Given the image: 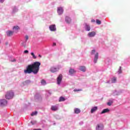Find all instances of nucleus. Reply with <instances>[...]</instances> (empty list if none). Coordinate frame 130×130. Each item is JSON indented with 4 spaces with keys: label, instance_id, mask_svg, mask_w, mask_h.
<instances>
[{
    "label": "nucleus",
    "instance_id": "35",
    "mask_svg": "<svg viewBox=\"0 0 130 130\" xmlns=\"http://www.w3.org/2000/svg\"><path fill=\"white\" fill-rule=\"evenodd\" d=\"M21 44H22L23 46H24V47H26V45H24V42H22L21 43Z\"/></svg>",
    "mask_w": 130,
    "mask_h": 130
},
{
    "label": "nucleus",
    "instance_id": "36",
    "mask_svg": "<svg viewBox=\"0 0 130 130\" xmlns=\"http://www.w3.org/2000/svg\"><path fill=\"white\" fill-rule=\"evenodd\" d=\"M56 46V43H53V46Z\"/></svg>",
    "mask_w": 130,
    "mask_h": 130
},
{
    "label": "nucleus",
    "instance_id": "13",
    "mask_svg": "<svg viewBox=\"0 0 130 130\" xmlns=\"http://www.w3.org/2000/svg\"><path fill=\"white\" fill-rule=\"evenodd\" d=\"M50 72L51 73H55V72H57V69L56 68L52 67L50 69Z\"/></svg>",
    "mask_w": 130,
    "mask_h": 130
},
{
    "label": "nucleus",
    "instance_id": "15",
    "mask_svg": "<svg viewBox=\"0 0 130 130\" xmlns=\"http://www.w3.org/2000/svg\"><path fill=\"white\" fill-rule=\"evenodd\" d=\"M74 112L76 114H79V113H80V112H81V110L79 108H75L74 109Z\"/></svg>",
    "mask_w": 130,
    "mask_h": 130
},
{
    "label": "nucleus",
    "instance_id": "23",
    "mask_svg": "<svg viewBox=\"0 0 130 130\" xmlns=\"http://www.w3.org/2000/svg\"><path fill=\"white\" fill-rule=\"evenodd\" d=\"M116 82V78L114 77L112 79V83H115Z\"/></svg>",
    "mask_w": 130,
    "mask_h": 130
},
{
    "label": "nucleus",
    "instance_id": "2",
    "mask_svg": "<svg viewBox=\"0 0 130 130\" xmlns=\"http://www.w3.org/2000/svg\"><path fill=\"white\" fill-rule=\"evenodd\" d=\"M13 97H14V92H13V91L10 90V91H7V92L5 95V98H6L7 99L10 100V99H12Z\"/></svg>",
    "mask_w": 130,
    "mask_h": 130
},
{
    "label": "nucleus",
    "instance_id": "33",
    "mask_svg": "<svg viewBox=\"0 0 130 130\" xmlns=\"http://www.w3.org/2000/svg\"><path fill=\"white\" fill-rule=\"evenodd\" d=\"M107 105H108L109 106H111V103L108 102V103H107Z\"/></svg>",
    "mask_w": 130,
    "mask_h": 130
},
{
    "label": "nucleus",
    "instance_id": "26",
    "mask_svg": "<svg viewBox=\"0 0 130 130\" xmlns=\"http://www.w3.org/2000/svg\"><path fill=\"white\" fill-rule=\"evenodd\" d=\"M13 29H15V30H19V29H20V27H19V26H14Z\"/></svg>",
    "mask_w": 130,
    "mask_h": 130
},
{
    "label": "nucleus",
    "instance_id": "11",
    "mask_svg": "<svg viewBox=\"0 0 130 130\" xmlns=\"http://www.w3.org/2000/svg\"><path fill=\"white\" fill-rule=\"evenodd\" d=\"M6 34L8 37H10L14 34V31L8 30L6 32Z\"/></svg>",
    "mask_w": 130,
    "mask_h": 130
},
{
    "label": "nucleus",
    "instance_id": "18",
    "mask_svg": "<svg viewBox=\"0 0 130 130\" xmlns=\"http://www.w3.org/2000/svg\"><path fill=\"white\" fill-rule=\"evenodd\" d=\"M107 112H109V110L108 109H105L102 111V112L101 113V114H103Z\"/></svg>",
    "mask_w": 130,
    "mask_h": 130
},
{
    "label": "nucleus",
    "instance_id": "8",
    "mask_svg": "<svg viewBox=\"0 0 130 130\" xmlns=\"http://www.w3.org/2000/svg\"><path fill=\"white\" fill-rule=\"evenodd\" d=\"M51 110L52 111H56L58 110V107H57V106H52L51 107Z\"/></svg>",
    "mask_w": 130,
    "mask_h": 130
},
{
    "label": "nucleus",
    "instance_id": "25",
    "mask_svg": "<svg viewBox=\"0 0 130 130\" xmlns=\"http://www.w3.org/2000/svg\"><path fill=\"white\" fill-rule=\"evenodd\" d=\"M118 73L119 74H121V73H122V71H121V67H119V70L118 71Z\"/></svg>",
    "mask_w": 130,
    "mask_h": 130
},
{
    "label": "nucleus",
    "instance_id": "5",
    "mask_svg": "<svg viewBox=\"0 0 130 130\" xmlns=\"http://www.w3.org/2000/svg\"><path fill=\"white\" fill-rule=\"evenodd\" d=\"M57 12L58 15H62L63 13V8H62V7H58Z\"/></svg>",
    "mask_w": 130,
    "mask_h": 130
},
{
    "label": "nucleus",
    "instance_id": "20",
    "mask_svg": "<svg viewBox=\"0 0 130 130\" xmlns=\"http://www.w3.org/2000/svg\"><path fill=\"white\" fill-rule=\"evenodd\" d=\"M85 29L86 30V31H90V26L86 24L85 25Z\"/></svg>",
    "mask_w": 130,
    "mask_h": 130
},
{
    "label": "nucleus",
    "instance_id": "16",
    "mask_svg": "<svg viewBox=\"0 0 130 130\" xmlns=\"http://www.w3.org/2000/svg\"><path fill=\"white\" fill-rule=\"evenodd\" d=\"M97 109H98V108L97 107H94L92 108L91 110V113H93L94 112H95V111L97 110Z\"/></svg>",
    "mask_w": 130,
    "mask_h": 130
},
{
    "label": "nucleus",
    "instance_id": "9",
    "mask_svg": "<svg viewBox=\"0 0 130 130\" xmlns=\"http://www.w3.org/2000/svg\"><path fill=\"white\" fill-rule=\"evenodd\" d=\"M49 29L51 31H55L56 30V28L55 27V25H50Z\"/></svg>",
    "mask_w": 130,
    "mask_h": 130
},
{
    "label": "nucleus",
    "instance_id": "28",
    "mask_svg": "<svg viewBox=\"0 0 130 130\" xmlns=\"http://www.w3.org/2000/svg\"><path fill=\"white\" fill-rule=\"evenodd\" d=\"M96 23L98 25H101V21L99 20H96Z\"/></svg>",
    "mask_w": 130,
    "mask_h": 130
},
{
    "label": "nucleus",
    "instance_id": "1",
    "mask_svg": "<svg viewBox=\"0 0 130 130\" xmlns=\"http://www.w3.org/2000/svg\"><path fill=\"white\" fill-rule=\"evenodd\" d=\"M41 64V63L40 62L36 61L31 64L28 65L26 69L24 71V74H31V73H33L35 74H38V72H39V67H40Z\"/></svg>",
    "mask_w": 130,
    "mask_h": 130
},
{
    "label": "nucleus",
    "instance_id": "27",
    "mask_svg": "<svg viewBox=\"0 0 130 130\" xmlns=\"http://www.w3.org/2000/svg\"><path fill=\"white\" fill-rule=\"evenodd\" d=\"M80 91H82V89H75L74 90V92H79Z\"/></svg>",
    "mask_w": 130,
    "mask_h": 130
},
{
    "label": "nucleus",
    "instance_id": "4",
    "mask_svg": "<svg viewBox=\"0 0 130 130\" xmlns=\"http://www.w3.org/2000/svg\"><path fill=\"white\" fill-rule=\"evenodd\" d=\"M62 80V75L59 74L57 78V84L58 85H60V83Z\"/></svg>",
    "mask_w": 130,
    "mask_h": 130
},
{
    "label": "nucleus",
    "instance_id": "40",
    "mask_svg": "<svg viewBox=\"0 0 130 130\" xmlns=\"http://www.w3.org/2000/svg\"><path fill=\"white\" fill-rule=\"evenodd\" d=\"M39 57H42V56H41V55H40V54L39 55Z\"/></svg>",
    "mask_w": 130,
    "mask_h": 130
},
{
    "label": "nucleus",
    "instance_id": "6",
    "mask_svg": "<svg viewBox=\"0 0 130 130\" xmlns=\"http://www.w3.org/2000/svg\"><path fill=\"white\" fill-rule=\"evenodd\" d=\"M7 102L6 100H0V105L1 106H5V105H7Z\"/></svg>",
    "mask_w": 130,
    "mask_h": 130
},
{
    "label": "nucleus",
    "instance_id": "22",
    "mask_svg": "<svg viewBox=\"0 0 130 130\" xmlns=\"http://www.w3.org/2000/svg\"><path fill=\"white\" fill-rule=\"evenodd\" d=\"M37 113H38V112L37 111L33 112L31 115V116H34V115H37Z\"/></svg>",
    "mask_w": 130,
    "mask_h": 130
},
{
    "label": "nucleus",
    "instance_id": "21",
    "mask_svg": "<svg viewBox=\"0 0 130 130\" xmlns=\"http://www.w3.org/2000/svg\"><path fill=\"white\" fill-rule=\"evenodd\" d=\"M41 84L44 85H46V81L45 80L43 79L41 81Z\"/></svg>",
    "mask_w": 130,
    "mask_h": 130
},
{
    "label": "nucleus",
    "instance_id": "32",
    "mask_svg": "<svg viewBox=\"0 0 130 130\" xmlns=\"http://www.w3.org/2000/svg\"><path fill=\"white\" fill-rule=\"evenodd\" d=\"M25 84H29V83H30V81L29 80H26L25 82Z\"/></svg>",
    "mask_w": 130,
    "mask_h": 130
},
{
    "label": "nucleus",
    "instance_id": "39",
    "mask_svg": "<svg viewBox=\"0 0 130 130\" xmlns=\"http://www.w3.org/2000/svg\"><path fill=\"white\" fill-rule=\"evenodd\" d=\"M34 130H42V129H40V128H38V129H34Z\"/></svg>",
    "mask_w": 130,
    "mask_h": 130
},
{
    "label": "nucleus",
    "instance_id": "14",
    "mask_svg": "<svg viewBox=\"0 0 130 130\" xmlns=\"http://www.w3.org/2000/svg\"><path fill=\"white\" fill-rule=\"evenodd\" d=\"M69 73L70 75H74V74L76 73V71H75L74 69H71L69 70Z\"/></svg>",
    "mask_w": 130,
    "mask_h": 130
},
{
    "label": "nucleus",
    "instance_id": "12",
    "mask_svg": "<svg viewBox=\"0 0 130 130\" xmlns=\"http://www.w3.org/2000/svg\"><path fill=\"white\" fill-rule=\"evenodd\" d=\"M65 21L68 23V24H70L72 22V19H71V18L67 16L65 18Z\"/></svg>",
    "mask_w": 130,
    "mask_h": 130
},
{
    "label": "nucleus",
    "instance_id": "38",
    "mask_svg": "<svg viewBox=\"0 0 130 130\" xmlns=\"http://www.w3.org/2000/svg\"><path fill=\"white\" fill-rule=\"evenodd\" d=\"M11 61L12 62L16 61V59H13L12 60H11Z\"/></svg>",
    "mask_w": 130,
    "mask_h": 130
},
{
    "label": "nucleus",
    "instance_id": "7",
    "mask_svg": "<svg viewBox=\"0 0 130 130\" xmlns=\"http://www.w3.org/2000/svg\"><path fill=\"white\" fill-rule=\"evenodd\" d=\"M99 57V53L97 52L94 55V59L93 60L94 63H97V60H98Z\"/></svg>",
    "mask_w": 130,
    "mask_h": 130
},
{
    "label": "nucleus",
    "instance_id": "30",
    "mask_svg": "<svg viewBox=\"0 0 130 130\" xmlns=\"http://www.w3.org/2000/svg\"><path fill=\"white\" fill-rule=\"evenodd\" d=\"M95 50H92V51H91V54H94V53H95Z\"/></svg>",
    "mask_w": 130,
    "mask_h": 130
},
{
    "label": "nucleus",
    "instance_id": "29",
    "mask_svg": "<svg viewBox=\"0 0 130 130\" xmlns=\"http://www.w3.org/2000/svg\"><path fill=\"white\" fill-rule=\"evenodd\" d=\"M30 122H31V124L34 125V124H36V123H37V121H31Z\"/></svg>",
    "mask_w": 130,
    "mask_h": 130
},
{
    "label": "nucleus",
    "instance_id": "19",
    "mask_svg": "<svg viewBox=\"0 0 130 130\" xmlns=\"http://www.w3.org/2000/svg\"><path fill=\"white\" fill-rule=\"evenodd\" d=\"M65 100H66V99H64V98L61 96L59 98V102H62L64 101Z\"/></svg>",
    "mask_w": 130,
    "mask_h": 130
},
{
    "label": "nucleus",
    "instance_id": "3",
    "mask_svg": "<svg viewBox=\"0 0 130 130\" xmlns=\"http://www.w3.org/2000/svg\"><path fill=\"white\" fill-rule=\"evenodd\" d=\"M104 129V125L102 123L98 124L95 127L96 130H103Z\"/></svg>",
    "mask_w": 130,
    "mask_h": 130
},
{
    "label": "nucleus",
    "instance_id": "10",
    "mask_svg": "<svg viewBox=\"0 0 130 130\" xmlns=\"http://www.w3.org/2000/svg\"><path fill=\"white\" fill-rule=\"evenodd\" d=\"M89 37H94L96 35V32L95 31H91L88 34Z\"/></svg>",
    "mask_w": 130,
    "mask_h": 130
},
{
    "label": "nucleus",
    "instance_id": "34",
    "mask_svg": "<svg viewBox=\"0 0 130 130\" xmlns=\"http://www.w3.org/2000/svg\"><path fill=\"white\" fill-rule=\"evenodd\" d=\"M28 52H29V51L27 50L24 51V53H28Z\"/></svg>",
    "mask_w": 130,
    "mask_h": 130
},
{
    "label": "nucleus",
    "instance_id": "37",
    "mask_svg": "<svg viewBox=\"0 0 130 130\" xmlns=\"http://www.w3.org/2000/svg\"><path fill=\"white\" fill-rule=\"evenodd\" d=\"M5 2V0H0V3H4Z\"/></svg>",
    "mask_w": 130,
    "mask_h": 130
},
{
    "label": "nucleus",
    "instance_id": "31",
    "mask_svg": "<svg viewBox=\"0 0 130 130\" xmlns=\"http://www.w3.org/2000/svg\"><path fill=\"white\" fill-rule=\"evenodd\" d=\"M25 39H26V41H27V40L29 39V37H28V36H25Z\"/></svg>",
    "mask_w": 130,
    "mask_h": 130
},
{
    "label": "nucleus",
    "instance_id": "17",
    "mask_svg": "<svg viewBox=\"0 0 130 130\" xmlns=\"http://www.w3.org/2000/svg\"><path fill=\"white\" fill-rule=\"evenodd\" d=\"M80 70L81 71V72H86V67L85 66H81Z\"/></svg>",
    "mask_w": 130,
    "mask_h": 130
},
{
    "label": "nucleus",
    "instance_id": "24",
    "mask_svg": "<svg viewBox=\"0 0 130 130\" xmlns=\"http://www.w3.org/2000/svg\"><path fill=\"white\" fill-rule=\"evenodd\" d=\"M31 55H32V56L33 57V58L36 59V58H37V57H36V56H35V54H34V53L31 52Z\"/></svg>",
    "mask_w": 130,
    "mask_h": 130
}]
</instances>
